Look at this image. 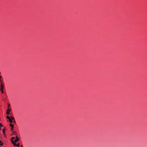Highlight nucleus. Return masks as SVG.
Here are the masks:
<instances>
[{"label":"nucleus","instance_id":"1","mask_svg":"<svg viewBox=\"0 0 147 147\" xmlns=\"http://www.w3.org/2000/svg\"><path fill=\"white\" fill-rule=\"evenodd\" d=\"M11 109H7V111H6V114L7 115H9V114L10 112L11 111Z\"/></svg>","mask_w":147,"mask_h":147},{"label":"nucleus","instance_id":"2","mask_svg":"<svg viewBox=\"0 0 147 147\" xmlns=\"http://www.w3.org/2000/svg\"><path fill=\"white\" fill-rule=\"evenodd\" d=\"M19 140V138L17 137L16 136V139H15V140L14 141V142H17Z\"/></svg>","mask_w":147,"mask_h":147},{"label":"nucleus","instance_id":"3","mask_svg":"<svg viewBox=\"0 0 147 147\" xmlns=\"http://www.w3.org/2000/svg\"><path fill=\"white\" fill-rule=\"evenodd\" d=\"M7 117V118L8 119H9V122L10 123H11V119H10L11 118L10 117H9V116H7V117Z\"/></svg>","mask_w":147,"mask_h":147},{"label":"nucleus","instance_id":"4","mask_svg":"<svg viewBox=\"0 0 147 147\" xmlns=\"http://www.w3.org/2000/svg\"><path fill=\"white\" fill-rule=\"evenodd\" d=\"M10 119H11L10 120H11V123H12L13 122L12 121L14 120V118L13 117H11V118Z\"/></svg>","mask_w":147,"mask_h":147},{"label":"nucleus","instance_id":"5","mask_svg":"<svg viewBox=\"0 0 147 147\" xmlns=\"http://www.w3.org/2000/svg\"><path fill=\"white\" fill-rule=\"evenodd\" d=\"M12 143L15 146H16L17 144L16 143V142H14L12 141Z\"/></svg>","mask_w":147,"mask_h":147},{"label":"nucleus","instance_id":"6","mask_svg":"<svg viewBox=\"0 0 147 147\" xmlns=\"http://www.w3.org/2000/svg\"><path fill=\"white\" fill-rule=\"evenodd\" d=\"M15 137H12L11 138V140L12 141H12L14 142V141L15 140Z\"/></svg>","mask_w":147,"mask_h":147},{"label":"nucleus","instance_id":"7","mask_svg":"<svg viewBox=\"0 0 147 147\" xmlns=\"http://www.w3.org/2000/svg\"><path fill=\"white\" fill-rule=\"evenodd\" d=\"M3 84V81L1 80H0V84Z\"/></svg>","mask_w":147,"mask_h":147},{"label":"nucleus","instance_id":"8","mask_svg":"<svg viewBox=\"0 0 147 147\" xmlns=\"http://www.w3.org/2000/svg\"><path fill=\"white\" fill-rule=\"evenodd\" d=\"M3 143L2 141L0 140V145L2 146L3 145Z\"/></svg>","mask_w":147,"mask_h":147},{"label":"nucleus","instance_id":"9","mask_svg":"<svg viewBox=\"0 0 147 147\" xmlns=\"http://www.w3.org/2000/svg\"><path fill=\"white\" fill-rule=\"evenodd\" d=\"M0 88H4V84H1L0 85Z\"/></svg>","mask_w":147,"mask_h":147},{"label":"nucleus","instance_id":"10","mask_svg":"<svg viewBox=\"0 0 147 147\" xmlns=\"http://www.w3.org/2000/svg\"><path fill=\"white\" fill-rule=\"evenodd\" d=\"M10 125V126L11 127H12V128H13L14 127V125H13V124H12L11 123H10L9 124Z\"/></svg>","mask_w":147,"mask_h":147},{"label":"nucleus","instance_id":"11","mask_svg":"<svg viewBox=\"0 0 147 147\" xmlns=\"http://www.w3.org/2000/svg\"><path fill=\"white\" fill-rule=\"evenodd\" d=\"M3 134H5V130L4 129H3Z\"/></svg>","mask_w":147,"mask_h":147},{"label":"nucleus","instance_id":"12","mask_svg":"<svg viewBox=\"0 0 147 147\" xmlns=\"http://www.w3.org/2000/svg\"><path fill=\"white\" fill-rule=\"evenodd\" d=\"M16 146L19 147L20 146V144L19 143H18L17 144Z\"/></svg>","mask_w":147,"mask_h":147},{"label":"nucleus","instance_id":"13","mask_svg":"<svg viewBox=\"0 0 147 147\" xmlns=\"http://www.w3.org/2000/svg\"><path fill=\"white\" fill-rule=\"evenodd\" d=\"M4 88H0V90H1V91L3 90Z\"/></svg>","mask_w":147,"mask_h":147},{"label":"nucleus","instance_id":"14","mask_svg":"<svg viewBox=\"0 0 147 147\" xmlns=\"http://www.w3.org/2000/svg\"><path fill=\"white\" fill-rule=\"evenodd\" d=\"M13 128L11 127V131H12V130H13Z\"/></svg>","mask_w":147,"mask_h":147},{"label":"nucleus","instance_id":"15","mask_svg":"<svg viewBox=\"0 0 147 147\" xmlns=\"http://www.w3.org/2000/svg\"><path fill=\"white\" fill-rule=\"evenodd\" d=\"M1 93L2 94H3V93H4L3 90L2 91H1Z\"/></svg>","mask_w":147,"mask_h":147},{"label":"nucleus","instance_id":"16","mask_svg":"<svg viewBox=\"0 0 147 147\" xmlns=\"http://www.w3.org/2000/svg\"><path fill=\"white\" fill-rule=\"evenodd\" d=\"M1 78V76L0 75V79Z\"/></svg>","mask_w":147,"mask_h":147},{"label":"nucleus","instance_id":"17","mask_svg":"<svg viewBox=\"0 0 147 147\" xmlns=\"http://www.w3.org/2000/svg\"><path fill=\"white\" fill-rule=\"evenodd\" d=\"M10 107V105H8V107Z\"/></svg>","mask_w":147,"mask_h":147},{"label":"nucleus","instance_id":"18","mask_svg":"<svg viewBox=\"0 0 147 147\" xmlns=\"http://www.w3.org/2000/svg\"><path fill=\"white\" fill-rule=\"evenodd\" d=\"M0 147H1V146H0Z\"/></svg>","mask_w":147,"mask_h":147}]
</instances>
